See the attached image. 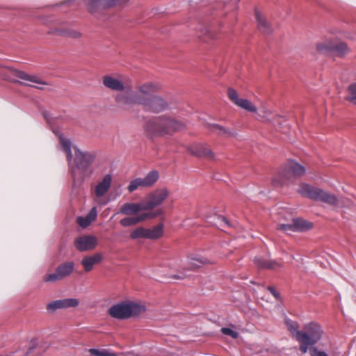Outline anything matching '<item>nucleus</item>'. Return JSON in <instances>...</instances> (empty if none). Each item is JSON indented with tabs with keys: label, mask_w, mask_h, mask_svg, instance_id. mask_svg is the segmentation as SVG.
<instances>
[{
	"label": "nucleus",
	"mask_w": 356,
	"mask_h": 356,
	"mask_svg": "<svg viewBox=\"0 0 356 356\" xmlns=\"http://www.w3.org/2000/svg\"><path fill=\"white\" fill-rule=\"evenodd\" d=\"M60 144L65 152L69 163V170L74 187L81 186L93 173L91 168L95 160L96 154L92 151H83L76 147H71L70 141L57 134Z\"/></svg>",
	"instance_id": "obj_1"
},
{
	"label": "nucleus",
	"mask_w": 356,
	"mask_h": 356,
	"mask_svg": "<svg viewBox=\"0 0 356 356\" xmlns=\"http://www.w3.org/2000/svg\"><path fill=\"white\" fill-rule=\"evenodd\" d=\"M159 89L160 85L157 83L146 81L138 83L137 94L124 98V103L131 105V108L141 106L145 111L162 112L168 108V104L162 97L153 95Z\"/></svg>",
	"instance_id": "obj_2"
},
{
	"label": "nucleus",
	"mask_w": 356,
	"mask_h": 356,
	"mask_svg": "<svg viewBox=\"0 0 356 356\" xmlns=\"http://www.w3.org/2000/svg\"><path fill=\"white\" fill-rule=\"evenodd\" d=\"M102 82L106 88L113 91L120 92L115 97V100L118 105L124 109L131 108V105L124 103V98L129 97L133 94H137V86L134 89L129 78L106 75L103 77Z\"/></svg>",
	"instance_id": "obj_3"
},
{
	"label": "nucleus",
	"mask_w": 356,
	"mask_h": 356,
	"mask_svg": "<svg viewBox=\"0 0 356 356\" xmlns=\"http://www.w3.org/2000/svg\"><path fill=\"white\" fill-rule=\"evenodd\" d=\"M186 125L182 122L169 116L163 115L148 120L145 124V129L152 135H170L181 131Z\"/></svg>",
	"instance_id": "obj_4"
},
{
	"label": "nucleus",
	"mask_w": 356,
	"mask_h": 356,
	"mask_svg": "<svg viewBox=\"0 0 356 356\" xmlns=\"http://www.w3.org/2000/svg\"><path fill=\"white\" fill-rule=\"evenodd\" d=\"M146 310L145 306L138 302L125 301L112 306L108 314L118 319H126L137 316Z\"/></svg>",
	"instance_id": "obj_5"
},
{
	"label": "nucleus",
	"mask_w": 356,
	"mask_h": 356,
	"mask_svg": "<svg viewBox=\"0 0 356 356\" xmlns=\"http://www.w3.org/2000/svg\"><path fill=\"white\" fill-rule=\"evenodd\" d=\"M298 193L303 197H308L314 201H320L330 206H339L338 197L334 194L307 184H301Z\"/></svg>",
	"instance_id": "obj_6"
},
{
	"label": "nucleus",
	"mask_w": 356,
	"mask_h": 356,
	"mask_svg": "<svg viewBox=\"0 0 356 356\" xmlns=\"http://www.w3.org/2000/svg\"><path fill=\"white\" fill-rule=\"evenodd\" d=\"M5 79L12 82H19L39 89H43L47 83L36 75L29 74L25 72L12 67L7 68Z\"/></svg>",
	"instance_id": "obj_7"
},
{
	"label": "nucleus",
	"mask_w": 356,
	"mask_h": 356,
	"mask_svg": "<svg viewBox=\"0 0 356 356\" xmlns=\"http://www.w3.org/2000/svg\"><path fill=\"white\" fill-rule=\"evenodd\" d=\"M305 173L303 165L294 161H289L285 165L284 170L282 175H278L273 179V184L275 186H281L288 182L293 181Z\"/></svg>",
	"instance_id": "obj_8"
},
{
	"label": "nucleus",
	"mask_w": 356,
	"mask_h": 356,
	"mask_svg": "<svg viewBox=\"0 0 356 356\" xmlns=\"http://www.w3.org/2000/svg\"><path fill=\"white\" fill-rule=\"evenodd\" d=\"M74 270V263L73 261H66L60 264L55 272L45 275L43 280L45 282H56L62 280L70 276Z\"/></svg>",
	"instance_id": "obj_9"
},
{
	"label": "nucleus",
	"mask_w": 356,
	"mask_h": 356,
	"mask_svg": "<svg viewBox=\"0 0 356 356\" xmlns=\"http://www.w3.org/2000/svg\"><path fill=\"white\" fill-rule=\"evenodd\" d=\"M323 334V330L319 324L310 322L304 325L300 337L312 344H316L321 340Z\"/></svg>",
	"instance_id": "obj_10"
},
{
	"label": "nucleus",
	"mask_w": 356,
	"mask_h": 356,
	"mask_svg": "<svg viewBox=\"0 0 356 356\" xmlns=\"http://www.w3.org/2000/svg\"><path fill=\"white\" fill-rule=\"evenodd\" d=\"M169 192L167 188H159L150 193L144 202L146 210H152L161 205L168 197Z\"/></svg>",
	"instance_id": "obj_11"
},
{
	"label": "nucleus",
	"mask_w": 356,
	"mask_h": 356,
	"mask_svg": "<svg viewBox=\"0 0 356 356\" xmlns=\"http://www.w3.org/2000/svg\"><path fill=\"white\" fill-rule=\"evenodd\" d=\"M313 224L302 218H294L290 223H280L277 225V229L283 232H303L310 229Z\"/></svg>",
	"instance_id": "obj_12"
},
{
	"label": "nucleus",
	"mask_w": 356,
	"mask_h": 356,
	"mask_svg": "<svg viewBox=\"0 0 356 356\" xmlns=\"http://www.w3.org/2000/svg\"><path fill=\"white\" fill-rule=\"evenodd\" d=\"M74 246L79 252L93 250L98 245V238L93 235L84 234L76 237L74 240Z\"/></svg>",
	"instance_id": "obj_13"
},
{
	"label": "nucleus",
	"mask_w": 356,
	"mask_h": 356,
	"mask_svg": "<svg viewBox=\"0 0 356 356\" xmlns=\"http://www.w3.org/2000/svg\"><path fill=\"white\" fill-rule=\"evenodd\" d=\"M112 176L107 174L91 189V193L94 195L98 203H99V200L108 192L112 184Z\"/></svg>",
	"instance_id": "obj_14"
},
{
	"label": "nucleus",
	"mask_w": 356,
	"mask_h": 356,
	"mask_svg": "<svg viewBox=\"0 0 356 356\" xmlns=\"http://www.w3.org/2000/svg\"><path fill=\"white\" fill-rule=\"evenodd\" d=\"M163 211L159 210L155 213H143L139 215L134 216L125 217L120 220V224L124 227L134 226L141 222H143L147 219L154 218L157 216L162 214Z\"/></svg>",
	"instance_id": "obj_15"
},
{
	"label": "nucleus",
	"mask_w": 356,
	"mask_h": 356,
	"mask_svg": "<svg viewBox=\"0 0 356 356\" xmlns=\"http://www.w3.org/2000/svg\"><path fill=\"white\" fill-rule=\"evenodd\" d=\"M129 0H88L87 7L90 13L97 9H107L126 3Z\"/></svg>",
	"instance_id": "obj_16"
},
{
	"label": "nucleus",
	"mask_w": 356,
	"mask_h": 356,
	"mask_svg": "<svg viewBox=\"0 0 356 356\" xmlns=\"http://www.w3.org/2000/svg\"><path fill=\"white\" fill-rule=\"evenodd\" d=\"M79 301L76 298H65L52 301L47 305V309L50 312H54L59 309H67L76 307L79 305Z\"/></svg>",
	"instance_id": "obj_17"
},
{
	"label": "nucleus",
	"mask_w": 356,
	"mask_h": 356,
	"mask_svg": "<svg viewBox=\"0 0 356 356\" xmlns=\"http://www.w3.org/2000/svg\"><path fill=\"white\" fill-rule=\"evenodd\" d=\"M102 260V254L100 252H95L92 254L85 255L81 261V265L86 273H89L94 269L95 265L101 263Z\"/></svg>",
	"instance_id": "obj_18"
},
{
	"label": "nucleus",
	"mask_w": 356,
	"mask_h": 356,
	"mask_svg": "<svg viewBox=\"0 0 356 356\" xmlns=\"http://www.w3.org/2000/svg\"><path fill=\"white\" fill-rule=\"evenodd\" d=\"M141 211H147L143 203L127 202L122 204L120 209L119 213L125 216L139 215Z\"/></svg>",
	"instance_id": "obj_19"
},
{
	"label": "nucleus",
	"mask_w": 356,
	"mask_h": 356,
	"mask_svg": "<svg viewBox=\"0 0 356 356\" xmlns=\"http://www.w3.org/2000/svg\"><path fill=\"white\" fill-rule=\"evenodd\" d=\"M188 151L197 156L213 157V153L209 147L204 144H195L188 147Z\"/></svg>",
	"instance_id": "obj_20"
},
{
	"label": "nucleus",
	"mask_w": 356,
	"mask_h": 356,
	"mask_svg": "<svg viewBox=\"0 0 356 356\" xmlns=\"http://www.w3.org/2000/svg\"><path fill=\"white\" fill-rule=\"evenodd\" d=\"M54 33L56 35L73 38V39H79L82 36L81 32L76 29H74L72 27H60L54 29Z\"/></svg>",
	"instance_id": "obj_21"
},
{
	"label": "nucleus",
	"mask_w": 356,
	"mask_h": 356,
	"mask_svg": "<svg viewBox=\"0 0 356 356\" xmlns=\"http://www.w3.org/2000/svg\"><path fill=\"white\" fill-rule=\"evenodd\" d=\"M97 216V208L93 207L86 217H78L76 222L82 228H86L92 221L95 220Z\"/></svg>",
	"instance_id": "obj_22"
},
{
	"label": "nucleus",
	"mask_w": 356,
	"mask_h": 356,
	"mask_svg": "<svg viewBox=\"0 0 356 356\" xmlns=\"http://www.w3.org/2000/svg\"><path fill=\"white\" fill-rule=\"evenodd\" d=\"M255 17L259 31L265 34L270 33L272 32V29L266 17L257 10H255Z\"/></svg>",
	"instance_id": "obj_23"
},
{
	"label": "nucleus",
	"mask_w": 356,
	"mask_h": 356,
	"mask_svg": "<svg viewBox=\"0 0 356 356\" xmlns=\"http://www.w3.org/2000/svg\"><path fill=\"white\" fill-rule=\"evenodd\" d=\"M254 264L259 268L275 270L280 268L282 265L275 260H268L261 258H255Z\"/></svg>",
	"instance_id": "obj_24"
},
{
	"label": "nucleus",
	"mask_w": 356,
	"mask_h": 356,
	"mask_svg": "<svg viewBox=\"0 0 356 356\" xmlns=\"http://www.w3.org/2000/svg\"><path fill=\"white\" fill-rule=\"evenodd\" d=\"M207 263V259L199 254H191L187 257V265L190 269L200 268Z\"/></svg>",
	"instance_id": "obj_25"
},
{
	"label": "nucleus",
	"mask_w": 356,
	"mask_h": 356,
	"mask_svg": "<svg viewBox=\"0 0 356 356\" xmlns=\"http://www.w3.org/2000/svg\"><path fill=\"white\" fill-rule=\"evenodd\" d=\"M164 233V225L158 224L151 228H147V238L149 240H156L161 238Z\"/></svg>",
	"instance_id": "obj_26"
},
{
	"label": "nucleus",
	"mask_w": 356,
	"mask_h": 356,
	"mask_svg": "<svg viewBox=\"0 0 356 356\" xmlns=\"http://www.w3.org/2000/svg\"><path fill=\"white\" fill-rule=\"evenodd\" d=\"M350 52L346 43L343 42H333L332 55L343 57Z\"/></svg>",
	"instance_id": "obj_27"
},
{
	"label": "nucleus",
	"mask_w": 356,
	"mask_h": 356,
	"mask_svg": "<svg viewBox=\"0 0 356 356\" xmlns=\"http://www.w3.org/2000/svg\"><path fill=\"white\" fill-rule=\"evenodd\" d=\"M333 40H325L316 44V50L322 54H332Z\"/></svg>",
	"instance_id": "obj_28"
},
{
	"label": "nucleus",
	"mask_w": 356,
	"mask_h": 356,
	"mask_svg": "<svg viewBox=\"0 0 356 356\" xmlns=\"http://www.w3.org/2000/svg\"><path fill=\"white\" fill-rule=\"evenodd\" d=\"M130 238L133 240L148 239L147 228L144 227H138L135 228L131 232Z\"/></svg>",
	"instance_id": "obj_29"
},
{
	"label": "nucleus",
	"mask_w": 356,
	"mask_h": 356,
	"mask_svg": "<svg viewBox=\"0 0 356 356\" xmlns=\"http://www.w3.org/2000/svg\"><path fill=\"white\" fill-rule=\"evenodd\" d=\"M159 173L157 170H153L147 173V175L143 178L145 186L147 188L151 187L153 186L159 179Z\"/></svg>",
	"instance_id": "obj_30"
},
{
	"label": "nucleus",
	"mask_w": 356,
	"mask_h": 356,
	"mask_svg": "<svg viewBox=\"0 0 356 356\" xmlns=\"http://www.w3.org/2000/svg\"><path fill=\"white\" fill-rule=\"evenodd\" d=\"M286 325L288 330L290 332L291 336L297 339L300 338V334L302 333V330H298V325L297 323H295L292 321L287 320L286 321Z\"/></svg>",
	"instance_id": "obj_31"
},
{
	"label": "nucleus",
	"mask_w": 356,
	"mask_h": 356,
	"mask_svg": "<svg viewBox=\"0 0 356 356\" xmlns=\"http://www.w3.org/2000/svg\"><path fill=\"white\" fill-rule=\"evenodd\" d=\"M207 221L215 227H219L221 225L222 218L220 213H217L215 211H211V214L207 216Z\"/></svg>",
	"instance_id": "obj_32"
},
{
	"label": "nucleus",
	"mask_w": 356,
	"mask_h": 356,
	"mask_svg": "<svg viewBox=\"0 0 356 356\" xmlns=\"http://www.w3.org/2000/svg\"><path fill=\"white\" fill-rule=\"evenodd\" d=\"M140 188H147V187L145 186V184L144 183L143 178L138 177V178H136V179L131 180L129 182L127 189L129 193H133L134 191H135L136 190H137Z\"/></svg>",
	"instance_id": "obj_33"
},
{
	"label": "nucleus",
	"mask_w": 356,
	"mask_h": 356,
	"mask_svg": "<svg viewBox=\"0 0 356 356\" xmlns=\"http://www.w3.org/2000/svg\"><path fill=\"white\" fill-rule=\"evenodd\" d=\"M237 106L251 113H256L257 111V107L250 101L245 99H241Z\"/></svg>",
	"instance_id": "obj_34"
},
{
	"label": "nucleus",
	"mask_w": 356,
	"mask_h": 356,
	"mask_svg": "<svg viewBox=\"0 0 356 356\" xmlns=\"http://www.w3.org/2000/svg\"><path fill=\"white\" fill-rule=\"evenodd\" d=\"M347 90L348 94L346 97V99L356 105V82L349 85Z\"/></svg>",
	"instance_id": "obj_35"
},
{
	"label": "nucleus",
	"mask_w": 356,
	"mask_h": 356,
	"mask_svg": "<svg viewBox=\"0 0 356 356\" xmlns=\"http://www.w3.org/2000/svg\"><path fill=\"white\" fill-rule=\"evenodd\" d=\"M88 352L90 353V356H117L115 353L110 352L106 349L91 348L89 349Z\"/></svg>",
	"instance_id": "obj_36"
},
{
	"label": "nucleus",
	"mask_w": 356,
	"mask_h": 356,
	"mask_svg": "<svg viewBox=\"0 0 356 356\" xmlns=\"http://www.w3.org/2000/svg\"><path fill=\"white\" fill-rule=\"evenodd\" d=\"M227 95L228 99L236 106L238 105V103L241 100L242 98H240L238 92L236 90L232 88H227Z\"/></svg>",
	"instance_id": "obj_37"
},
{
	"label": "nucleus",
	"mask_w": 356,
	"mask_h": 356,
	"mask_svg": "<svg viewBox=\"0 0 356 356\" xmlns=\"http://www.w3.org/2000/svg\"><path fill=\"white\" fill-rule=\"evenodd\" d=\"M296 341H298L300 343V350L302 354H305L307 353L309 346H312L314 345L312 344V343L307 341L301 339L300 337L298 338Z\"/></svg>",
	"instance_id": "obj_38"
},
{
	"label": "nucleus",
	"mask_w": 356,
	"mask_h": 356,
	"mask_svg": "<svg viewBox=\"0 0 356 356\" xmlns=\"http://www.w3.org/2000/svg\"><path fill=\"white\" fill-rule=\"evenodd\" d=\"M224 335L229 336L232 339H237L238 337V333L233 328L224 327Z\"/></svg>",
	"instance_id": "obj_39"
},
{
	"label": "nucleus",
	"mask_w": 356,
	"mask_h": 356,
	"mask_svg": "<svg viewBox=\"0 0 356 356\" xmlns=\"http://www.w3.org/2000/svg\"><path fill=\"white\" fill-rule=\"evenodd\" d=\"M204 34L210 38H213L215 36L213 28L212 26L204 28L203 33L199 34V37H202Z\"/></svg>",
	"instance_id": "obj_40"
},
{
	"label": "nucleus",
	"mask_w": 356,
	"mask_h": 356,
	"mask_svg": "<svg viewBox=\"0 0 356 356\" xmlns=\"http://www.w3.org/2000/svg\"><path fill=\"white\" fill-rule=\"evenodd\" d=\"M309 353L311 356H329L325 352L318 350L316 347H312Z\"/></svg>",
	"instance_id": "obj_41"
},
{
	"label": "nucleus",
	"mask_w": 356,
	"mask_h": 356,
	"mask_svg": "<svg viewBox=\"0 0 356 356\" xmlns=\"http://www.w3.org/2000/svg\"><path fill=\"white\" fill-rule=\"evenodd\" d=\"M339 206L341 207H348L350 205V201L344 197H339Z\"/></svg>",
	"instance_id": "obj_42"
},
{
	"label": "nucleus",
	"mask_w": 356,
	"mask_h": 356,
	"mask_svg": "<svg viewBox=\"0 0 356 356\" xmlns=\"http://www.w3.org/2000/svg\"><path fill=\"white\" fill-rule=\"evenodd\" d=\"M268 290L277 300L280 299V294L278 292L276 291L275 289L273 286H268Z\"/></svg>",
	"instance_id": "obj_43"
},
{
	"label": "nucleus",
	"mask_w": 356,
	"mask_h": 356,
	"mask_svg": "<svg viewBox=\"0 0 356 356\" xmlns=\"http://www.w3.org/2000/svg\"><path fill=\"white\" fill-rule=\"evenodd\" d=\"M266 116H264V118H266V120H271V118L268 117V115L270 114L269 111H265L264 112Z\"/></svg>",
	"instance_id": "obj_44"
},
{
	"label": "nucleus",
	"mask_w": 356,
	"mask_h": 356,
	"mask_svg": "<svg viewBox=\"0 0 356 356\" xmlns=\"http://www.w3.org/2000/svg\"><path fill=\"white\" fill-rule=\"evenodd\" d=\"M224 224H226L227 226H230L229 222L225 218L223 219Z\"/></svg>",
	"instance_id": "obj_45"
},
{
	"label": "nucleus",
	"mask_w": 356,
	"mask_h": 356,
	"mask_svg": "<svg viewBox=\"0 0 356 356\" xmlns=\"http://www.w3.org/2000/svg\"><path fill=\"white\" fill-rule=\"evenodd\" d=\"M176 277L178 278V279H183L184 277V275H177V276H176Z\"/></svg>",
	"instance_id": "obj_46"
},
{
	"label": "nucleus",
	"mask_w": 356,
	"mask_h": 356,
	"mask_svg": "<svg viewBox=\"0 0 356 356\" xmlns=\"http://www.w3.org/2000/svg\"><path fill=\"white\" fill-rule=\"evenodd\" d=\"M213 129H218L219 130V131H220V128L218 127V126H213Z\"/></svg>",
	"instance_id": "obj_47"
}]
</instances>
